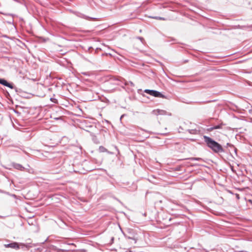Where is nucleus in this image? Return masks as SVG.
I'll use <instances>...</instances> for the list:
<instances>
[{
    "mask_svg": "<svg viewBox=\"0 0 252 252\" xmlns=\"http://www.w3.org/2000/svg\"><path fill=\"white\" fill-rule=\"evenodd\" d=\"M204 139L207 146L214 152L219 153L223 152V149L221 146L218 142L207 136H204Z\"/></svg>",
    "mask_w": 252,
    "mask_h": 252,
    "instance_id": "nucleus-1",
    "label": "nucleus"
},
{
    "mask_svg": "<svg viewBox=\"0 0 252 252\" xmlns=\"http://www.w3.org/2000/svg\"><path fill=\"white\" fill-rule=\"evenodd\" d=\"M144 92L155 97L161 98L164 97V96L162 94L157 91L146 89L144 90Z\"/></svg>",
    "mask_w": 252,
    "mask_h": 252,
    "instance_id": "nucleus-2",
    "label": "nucleus"
},
{
    "mask_svg": "<svg viewBox=\"0 0 252 252\" xmlns=\"http://www.w3.org/2000/svg\"><path fill=\"white\" fill-rule=\"evenodd\" d=\"M0 84L6 86L10 89H13V86L12 84L9 83L6 80L3 79H0Z\"/></svg>",
    "mask_w": 252,
    "mask_h": 252,
    "instance_id": "nucleus-3",
    "label": "nucleus"
},
{
    "mask_svg": "<svg viewBox=\"0 0 252 252\" xmlns=\"http://www.w3.org/2000/svg\"><path fill=\"white\" fill-rule=\"evenodd\" d=\"M5 247L6 248H11L15 249H19V246L18 243H17L16 242H13V243H12L10 244L5 245Z\"/></svg>",
    "mask_w": 252,
    "mask_h": 252,
    "instance_id": "nucleus-4",
    "label": "nucleus"
},
{
    "mask_svg": "<svg viewBox=\"0 0 252 252\" xmlns=\"http://www.w3.org/2000/svg\"><path fill=\"white\" fill-rule=\"evenodd\" d=\"M154 113L156 115H165L166 113V112L163 110H160V109H157L154 111Z\"/></svg>",
    "mask_w": 252,
    "mask_h": 252,
    "instance_id": "nucleus-5",
    "label": "nucleus"
},
{
    "mask_svg": "<svg viewBox=\"0 0 252 252\" xmlns=\"http://www.w3.org/2000/svg\"><path fill=\"white\" fill-rule=\"evenodd\" d=\"M14 167L18 170H23L24 169V167L22 166L21 164H15L14 165Z\"/></svg>",
    "mask_w": 252,
    "mask_h": 252,
    "instance_id": "nucleus-6",
    "label": "nucleus"
},
{
    "mask_svg": "<svg viewBox=\"0 0 252 252\" xmlns=\"http://www.w3.org/2000/svg\"><path fill=\"white\" fill-rule=\"evenodd\" d=\"M99 150L101 152H104L106 151V149L103 147H100Z\"/></svg>",
    "mask_w": 252,
    "mask_h": 252,
    "instance_id": "nucleus-7",
    "label": "nucleus"
},
{
    "mask_svg": "<svg viewBox=\"0 0 252 252\" xmlns=\"http://www.w3.org/2000/svg\"><path fill=\"white\" fill-rule=\"evenodd\" d=\"M191 160H199L201 159L200 158H190Z\"/></svg>",
    "mask_w": 252,
    "mask_h": 252,
    "instance_id": "nucleus-8",
    "label": "nucleus"
},
{
    "mask_svg": "<svg viewBox=\"0 0 252 252\" xmlns=\"http://www.w3.org/2000/svg\"><path fill=\"white\" fill-rule=\"evenodd\" d=\"M220 126H214V127H212V129H218V128H220Z\"/></svg>",
    "mask_w": 252,
    "mask_h": 252,
    "instance_id": "nucleus-9",
    "label": "nucleus"
},
{
    "mask_svg": "<svg viewBox=\"0 0 252 252\" xmlns=\"http://www.w3.org/2000/svg\"><path fill=\"white\" fill-rule=\"evenodd\" d=\"M159 19H164L163 18H160H160H159Z\"/></svg>",
    "mask_w": 252,
    "mask_h": 252,
    "instance_id": "nucleus-10",
    "label": "nucleus"
}]
</instances>
